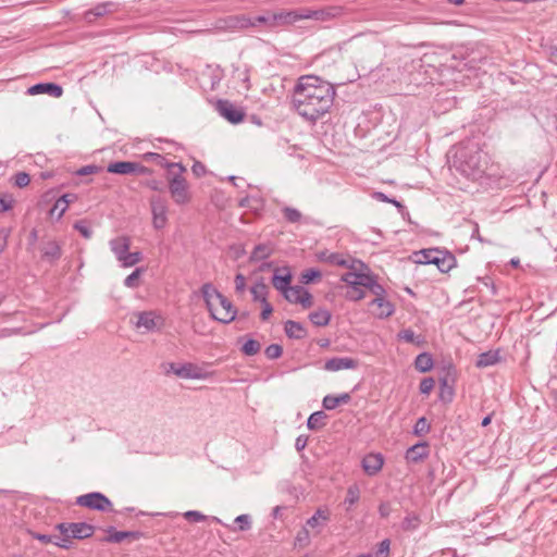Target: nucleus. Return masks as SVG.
Instances as JSON below:
<instances>
[{
  "mask_svg": "<svg viewBox=\"0 0 557 557\" xmlns=\"http://www.w3.org/2000/svg\"><path fill=\"white\" fill-rule=\"evenodd\" d=\"M143 159L147 162H153L157 165L166 169V172L173 170L175 164H180L178 162H170L163 156L156 152H146L143 154Z\"/></svg>",
  "mask_w": 557,
  "mask_h": 557,
  "instance_id": "nucleus-27",
  "label": "nucleus"
},
{
  "mask_svg": "<svg viewBox=\"0 0 557 557\" xmlns=\"http://www.w3.org/2000/svg\"><path fill=\"white\" fill-rule=\"evenodd\" d=\"M339 10L337 8H327L321 10H302L301 12L290 11V12H281V23L292 24L297 20L302 18H312L315 21H326L338 14Z\"/></svg>",
  "mask_w": 557,
  "mask_h": 557,
  "instance_id": "nucleus-7",
  "label": "nucleus"
},
{
  "mask_svg": "<svg viewBox=\"0 0 557 557\" xmlns=\"http://www.w3.org/2000/svg\"><path fill=\"white\" fill-rule=\"evenodd\" d=\"M373 197L379 200V201H383V202H388V203H393L395 207L399 208V209H403V205L397 201L396 199H391L388 198L385 194L381 193V191H376L373 194Z\"/></svg>",
  "mask_w": 557,
  "mask_h": 557,
  "instance_id": "nucleus-57",
  "label": "nucleus"
},
{
  "mask_svg": "<svg viewBox=\"0 0 557 557\" xmlns=\"http://www.w3.org/2000/svg\"><path fill=\"white\" fill-rule=\"evenodd\" d=\"M334 87L317 76H301L294 87L292 106L309 121H315L324 115L333 104Z\"/></svg>",
  "mask_w": 557,
  "mask_h": 557,
  "instance_id": "nucleus-1",
  "label": "nucleus"
},
{
  "mask_svg": "<svg viewBox=\"0 0 557 557\" xmlns=\"http://www.w3.org/2000/svg\"><path fill=\"white\" fill-rule=\"evenodd\" d=\"M285 219L290 223L300 222L302 214L299 210L290 207H285L283 209Z\"/></svg>",
  "mask_w": 557,
  "mask_h": 557,
  "instance_id": "nucleus-45",
  "label": "nucleus"
},
{
  "mask_svg": "<svg viewBox=\"0 0 557 557\" xmlns=\"http://www.w3.org/2000/svg\"><path fill=\"white\" fill-rule=\"evenodd\" d=\"M74 228L78 231L81 235L87 239L90 238L92 235V231L85 221L75 222Z\"/></svg>",
  "mask_w": 557,
  "mask_h": 557,
  "instance_id": "nucleus-50",
  "label": "nucleus"
},
{
  "mask_svg": "<svg viewBox=\"0 0 557 557\" xmlns=\"http://www.w3.org/2000/svg\"><path fill=\"white\" fill-rule=\"evenodd\" d=\"M30 182V177L25 172H20L15 175V185L17 187H26Z\"/></svg>",
  "mask_w": 557,
  "mask_h": 557,
  "instance_id": "nucleus-58",
  "label": "nucleus"
},
{
  "mask_svg": "<svg viewBox=\"0 0 557 557\" xmlns=\"http://www.w3.org/2000/svg\"><path fill=\"white\" fill-rule=\"evenodd\" d=\"M186 171V168L180 163L175 164L173 170L168 171L165 175L170 195L178 206L186 205L191 200L189 184L184 176Z\"/></svg>",
  "mask_w": 557,
  "mask_h": 557,
  "instance_id": "nucleus-4",
  "label": "nucleus"
},
{
  "mask_svg": "<svg viewBox=\"0 0 557 557\" xmlns=\"http://www.w3.org/2000/svg\"><path fill=\"white\" fill-rule=\"evenodd\" d=\"M310 531L307 528H304L297 535V542L300 545H307L309 543Z\"/></svg>",
  "mask_w": 557,
  "mask_h": 557,
  "instance_id": "nucleus-61",
  "label": "nucleus"
},
{
  "mask_svg": "<svg viewBox=\"0 0 557 557\" xmlns=\"http://www.w3.org/2000/svg\"><path fill=\"white\" fill-rule=\"evenodd\" d=\"M309 319L315 326H325L331 320V312L326 309H318L309 314Z\"/></svg>",
  "mask_w": 557,
  "mask_h": 557,
  "instance_id": "nucleus-30",
  "label": "nucleus"
},
{
  "mask_svg": "<svg viewBox=\"0 0 557 557\" xmlns=\"http://www.w3.org/2000/svg\"><path fill=\"white\" fill-rule=\"evenodd\" d=\"M191 171L196 177H201L207 173V169L200 161H195Z\"/></svg>",
  "mask_w": 557,
  "mask_h": 557,
  "instance_id": "nucleus-59",
  "label": "nucleus"
},
{
  "mask_svg": "<svg viewBox=\"0 0 557 557\" xmlns=\"http://www.w3.org/2000/svg\"><path fill=\"white\" fill-rule=\"evenodd\" d=\"M9 235H10V231L8 228H1L0 230V253L7 247Z\"/></svg>",
  "mask_w": 557,
  "mask_h": 557,
  "instance_id": "nucleus-62",
  "label": "nucleus"
},
{
  "mask_svg": "<svg viewBox=\"0 0 557 557\" xmlns=\"http://www.w3.org/2000/svg\"><path fill=\"white\" fill-rule=\"evenodd\" d=\"M112 252L119 262L129 252L131 239L127 236L113 238L109 243Z\"/></svg>",
  "mask_w": 557,
  "mask_h": 557,
  "instance_id": "nucleus-20",
  "label": "nucleus"
},
{
  "mask_svg": "<svg viewBox=\"0 0 557 557\" xmlns=\"http://www.w3.org/2000/svg\"><path fill=\"white\" fill-rule=\"evenodd\" d=\"M418 259L417 263L421 264H434L442 273L449 272L456 265V258L453 253L447 250L423 249L416 253Z\"/></svg>",
  "mask_w": 557,
  "mask_h": 557,
  "instance_id": "nucleus-6",
  "label": "nucleus"
},
{
  "mask_svg": "<svg viewBox=\"0 0 557 557\" xmlns=\"http://www.w3.org/2000/svg\"><path fill=\"white\" fill-rule=\"evenodd\" d=\"M260 344L259 342L255 339H248L244 343L242 346V351L246 356H255L260 350Z\"/></svg>",
  "mask_w": 557,
  "mask_h": 557,
  "instance_id": "nucleus-43",
  "label": "nucleus"
},
{
  "mask_svg": "<svg viewBox=\"0 0 557 557\" xmlns=\"http://www.w3.org/2000/svg\"><path fill=\"white\" fill-rule=\"evenodd\" d=\"M107 171L109 173L121 174V175L133 174L134 162H131V161L112 162L108 165Z\"/></svg>",
  "mask_w": 557,
  "mask_h": 557,
  "instance_id": "nucleus-26",
  "label": "nucleus"
},
{
  "mask_svg": "<svg viewBox=\"0 0 557 557\" xmlns=\"http://www.w3.org/2000/svg\"><path fill=\"white\" fill-rule=\"evenodd\" d=\"M57 529L61 536L55 537L54 544L62 548H70L72 539H88L95 532V528L86 522L59 523Z\"/></svg>",
  "mask_w": 557,
  "mask_h": 557,
  "instance_id": "nucleus-5",
  "label": "nucleus"
},
{
  "mask_svg": "<svg viewBox=\"0 0 557 557\" xmlns=\"http://www.w3.org/2000/svg\"><path fill=\"white\" fill-rule=\"evenodd\" d=\"M159 321L160 318L152 311L140 312L136 321V327L150 332L158 327Z\"/></svg>",
  "mask_w": 557,
  "mask_h": 557,
  "instance_id": "nucleus-22",
  "label": "nucleus"
},
{
  "mask_svg": "<svg viewBox=\"0 0 557 557\" xmlns=\"http://www.w3.org/2000/svg\"><path fill=\"white\" fill-rule=\"evenodd\" d=\"M276 20H277V15L276 14H272V15H253V16L244 18L243 23H242V26L243 27H247V26L256 27V26L264 25L267 27H271V26H274L276 24Z\"/></svg>",
  "mask_w": 557,
  "mask_h": 557,
  "instance_id": "nucleus-23",
  "label": "nucleus"
},
{
  "mask_svg": "<svg viewBox=\"0 0 557 557\" xmlns=\"http://www.w3.org/2000/svg\"><path fill=\"white\" fill-rule=\"evenodd\" d=\"M144 268H137L124 280V285L128 288H136L139 286L140 275L144 273Z\"/></svg>",
  "mask_w": 557,
  "mask_h": 557,
  "instance_id": "nucleus-38",
  "label": "nucleus"
},
{
  "mask_svg": "<svg viewBox=\"0 0 557 557\" xmlns=\"http://www.w3.org/2000/svg\"><path fill=\"white\" fill-rule=\"evenodd\" d=\"M63 199H58L50 210V215L61 219L64 212L67 210L66 205H63Z\"/></svg>",
  "mask_w": 557,
  "mask_h": 557,
  "instance_id": "nucleus-46",
  "label": "nucleus"
},
{
  "mask_svg": "<svg viewBox=\"0 0 557 557\" xmlns=\"http://www.w3.org/2000/svg\"><path fill=\"white\" fill-rule=\"evenodd\" d=\"M349 401L350 395L348 393H344L338 396L326 395L322 400V405L324 409L333 410L341 405L348 404Z\"/></svg>",
  "mask_w": 557,
  "mask_h": 557,
  "instance_id": "nucleus-24",
  "label": "nucleus"
},
{
  "mask_svg": "<svg viewBox=\"0 0 557 557\" xmlns=\"http://www.w3.org/2000/svg\"><path fill=\"white\" fill-rule=\"evenodd\" d=\"M151 214H152V225L156 230H162L165 227L168 223V210L169 205L168 200L160 196H152L149 199Z\"/></svg>",
  "mask_w": 557,
  "mask_h": 557,
  "instance_id": "nucleus-9",
  "label": "nucleus"
},
{
  "mask_svg": "<svg viewBox=\"0 0 557 557\" xmlns=\"http://www.w3.org/2000/svg\"><path fill=\"white\" fill-rule=\"evenodd\" d=\"M350 290L347 292L346 298L349 300H360L364 298L366 293L361 289L362 286H349Z\"/></svg>",
  "mask_w": 557,
  "mask_h": 557,
  "instance_id": "nucleus-47",
  "label": "nucleus"
},
{
  "mask_svg": "<svg viewBox=\"0 0 557 557\" xmlns=\"http://www.w3.org/2000/svg\"><path fill=\"white\" fill-rule=\"evenodd\" d=\"M392 512L389 503H381L379 506V513L382 518H387Z\"/></svg>",
  "mask_w": 557,
  "mask_h": 557,
  "instance_id": "nucleus-64",
  "label": "nucleus"
},
{
  "mask_svg": "<svg viewBox=\"0 0 557 557\" xmlns=\"http://www.w3.org/2000/svg\"><path fill=\"white\" fill-rule=\"evenodd\" d=\"M435 381L432 377H424L421 380L419 389L421 394L429 395L434 388Z\"/></svg>",
  "mask_w": 557,
  "mask_h": 557,
  "instance_id": "nucleus-49",
  "label": "nucleus"
},
{
  "mask_svg": "<svg viewBox=\"0 0 557 557\" xmlns=\"http://www.w3.org/2000/svg\"><path fill=\"white\" fill-rule=\"evenodd\" d=\"M499 361V352L495 350H490L486 352H482L478 356V360L475 362L478 368H486L496 364Z\"/></svg>",
  "mask_w": 557,
  "mask_h": 557,
  "instance_id": "nucleus-28",
  "label": "nucleus"
},
{
  "mask_svg": "<svg viewBox=\"0 0 557 557\" xmlns=\"http://www.w3.org/2000/svg\"><path fill=\"white\" fill-rule=\"evenodd\" d=\"M143 259V255L139 251L128 252L125 255V257L121 260V265L123 268H131L137 263H139Z\"/></svg>",
  "mask_w": 557,
  "mask_h": 557,
  "instance_id": "nucleus-40",
  "label": "nucleus"
},
{
  "mask_svg": "<svg viewBox=\"0 0 557 557\" xmlns=\"http://www.w3.org/2000/svg\"><path fill=\"white\" fill-rule=\"evenodd\" d=\"M431 426L428 422L426 418L421 417L417 420L414 426H413V434L417 436H422L426 433H429Z\"/></svg>",
  "mask_w": 557,
  "mask_h": 557,
  "instance_id": "nucleus-42",
  "label": "nucleus"
},
{
  "mask_svg": "<svg viewBox=\"0 0 557 557\" xmlns=\"http://www.w3.org/2000/svg\"><path fill=\"white\" fill-rule=\"evenodd\" d=\"M358 361L349 357H334L325 361L324 369L326 371H339L344 369H356Z\"/></svg>",
  "mask_w": 557,
  "mask_h": 557,
  "instance_id": "nucleus-18",
  "label": "nucleus"
},
{
  "mask_svg": "<svg viewBox=\"0 0 557 557\" xmlns=\"http://www.w3.org/2000/svg\"><path fill=\"white\" fill-rule=\"evenodd\" d=\"M349 269L351 271L342 275V281L345 282L348 286L364 287L367 284H369V280L371 278L372 274L362 261L351 259Z\"/></svg>",
  "mask_w": 557,
  "mask_h": 557,
  "instance_id": "nucleus-8",
  "label": "nucleus"
},
{
  "mask_svg": "<svg viewBox=\"0 0 557 557\" xmlns=\"http://www.w3.org/2000/svg\"><path fill=\"white\" fill-rule=\"evenodd\" d=\"M322 276V273L320 270L318 269H307L305 271L301 272V275H300V278H299V282L300 284H310L317 280H320Z\"/></svg>",
  "mask_w": 557,
  "mask_h": 557,
  "instance_id": "nucleus-36",
  "label": "nucleus"
},
{
  "mask_svg": "<svg viewBox=\"0 0 557 557\" xmlns=\"http://www.w3.org/2000/svg\"><path fill=\"white\" fill-rule=\"evenodd\" d=\"M350 261L351 260H347L345 259L342 255L339 253H331L329 257H327V262L331 263V264H335V265H341V267H346V268H349V264H350Z\"/></svg>",
  "mask_w": 557,
  "mask_h": 557,
  "instance_id": "nucleus-48",
  "label": "nucleus"
},
{
  "mask_svg": "<svg viewBox=\"0 0 557 557\" xmlns=\"http://www.w3.org/2000/svg\"><path fill=\"white\" fill-rule=\"evenodd\" d=\"M450 153V169L466 178L476 181L486 173L490 160L479 143L470 139L461 141Z\"/></svg>",
  "mask_w": 557,
  "mask_h": 557,
  "instance_id": "nucleus-2",
  "label": "nucleus"
},
{
  "mask_svg": "<svg viewBox=\"0 0 557 557\" xmlns=\"http://www.w3.org/2000/svg\"><path fill=\"white\" fill-rule=\"evenodd\" d=\"M170 371L173 372L177 377L181 379H196L202 380L208 377V373L203 371L197 364L186 362V363H170Z\"/></svg>",
  "mask_w": 557,
  "mask_h": 557,
  "instance_id": "nucleus-12",
  "label": "nucleus"
},
{
  "mask_svg": "<svg viewBox=\"0 0 557 557\" xmlns=\"http://www.w3.org/2000/svg\"><path fill=\"white\" fill-rule=\"evenodd\" d=\"M114 4L111 2L99 3L87 12V17L91 21L92 17L104 16L106 14L113 11Z\"/></svg>",
  "mask_w": 557,
  "mask_h": 557,
  "instance_id": "nucleus-32",
  "label": "nucleus"
},
{
  "mask_svg": "<svg viewBox=\"0 0 557 557\" xmlns=\"http://www.w3.org/2000/svg\"><path fill=\"white\" fill-rule=\"evenodd\" d=\"M216 110L221 116L233 124L242 122L245 117V112L228 100H219Z\"/></svg>",
  "mask_w": 557,
  "mask_h": 557,
  "instance_id": "nucleus-14",
  "label": "nucleus"
},
{
  "mask_svg": "<svg viewBox=\"0 0 557 557\" xmlns=\"http://www.w3.org/2000/svg\"><path fill=\"white\" fill-rule=\"evenodd\" d=\"M281 294L288 302L299 305L302 309H308L313 305V296L301 285L289 286Z\"/></svg>",
  "mask_w": 557,
  "mask_h": 557,
  "instance_id": "nucleus-11",
  "label": "nucleus"
},
{
  "mask_svg": "<svg viewBox=\"0 0 557 557\" xmlns=\"http://www.w3.org/2000/svg\"><path fill=\"white\" fill-rule=\"evenodd\" d=\"M267 285L263 283H256L250 287L253 300L265 302L267 301Z\"/></svg>",
  "mask_w": 557,
  "mask_h": 557,
  "instance_id": "nucleus-37",
  "label": "nucleus"
},
{
  "mask_svg": "<svg viewBox=\"0 0 557 557\" xmlns=\"http://www.w3.org/2000/svg\"><path fill=\"white\" fill-rule=\"evenodd\" d=\"M235 522L238 523V529L240 531L249 530L251 527V519L249 515H240L235 519Z\"/></svg>",
  "mask_w": 557,
  "mask_h": 557,
  "instance_id": "nucleus-53",
  "label": "nucleus"
},
{
  "mask_svg": "<svg viewBox=\"0 0 557 557\" xmlns=\"http://www.w3.org/2000/svg\"><path fill=\"white\" fill-rule=\"evenodd\" d=\"M397 336L399 339L416 346H421L424 343V339L421 336H417L411 329L401 330Z\"/></svg>",
  "mask_w": 557,
  "mask_h": 557,
  "instance_id": "nucleus-34",
  "label": "nucleus"
},
{
  "mask_svg": "<svg viewBox=\"0 0 557 557\" xmlns=\"http://www.w3.org/2000/svg\"><path fill=\"white\" fill-rule=\"evenodd\" d=\"M364 287L368 288L375 296V298H385V289L381 284L376 282L374 275L371 276L369 284H367Z\"/></svg>",
  "mask_w": 557,
  "mask_h": 557,
  "instance_id": "nucleus-39",
  "label": "nucleus"
},
{
  "mask_svg": "<svg viewBox=\"0 0 557 557\" xmlns=\"http://www.w3.org/2000/svg\"><path fill=\"white\" fill-rule=\"evenodd\" d=\"M265 355L270 359L278 358V344H271L265 349Z\"/></svg>",
  "mask_w": 557,
  "mask_h": 557,
  "instance_id": "nucleus-63",
  "label": "nucleus"
},
{
  "mask_svg": "<svg viewBox=\"0 0 557 557\" xmlns=\"http://www.w3.org/2000/svg\"><path fill=\"white\" fill-rule=\"evenodd\" d=\"M360 499V488L357 484H352L347 488L344 505L347 506L346 510H349Z\"/></svg>",
  "mask_w": 557,
  "mask_h": 557,
  "instance_id": "nucleus-33",
  "label": "nucleus"
},
{
  "mask_svg": "<svg viewBox=\"0 0 557 557\" xmlns=\"http://www.w3.org/2000/svg\"><path fill=\"white\" fill-rule=\"evenodd\" d=\"M27 94L30 96L47 94L54 98H60L63 95V88L54 83H39L30 86L27 89Z\"/></svg>",
  "mask_w": 557,
  "mask_h": 557,
  "instance_id": "nucleus-16",
  "label": "nucleus"
},
{
  "mask_svg": "<svg viewBox=\"0 0 557 557\" xmlns=\"http://www.w3.org/2000/svg\"><path fill=\"white\" fill-rule=\"evenodd\" d=\"M201 294L211 317L224 324L236 319L237 311L233 304L223 296L211 283L201 287Z\"/></svg>",
  "mask_w": 557,
  "mask_h": 557,
  "instance_id": "nucleus-3",
  "label": "nucleus"
},
{
  "mask_svg": "<svg viewBox=\"0 0 557 557\" xmlns=\"http://www.w3.org/2000/svg\"><path fill=\"white\" fill-rule=\"evenodd\" d=\"M330 520V509L327 507H320L317 509L313 516L307 520L305 528H307L312 534L319 535Z\"/></svg>",
  "mask_w": 557,
  "mask_h": 557,
  "instance_id": "nucleus-13",
  "label": "nucleus"
},
{
  "mask_svg": "<svg viewBox=\"0 0 557 557\" xmlns=\"http://www.w3.org/2000/svg\"><path fill=\"white\" fill-rule=\"evenodd\" d=\"M327 414L320 410L310 414L307 421V426L310 430L317 431L326 424Z\"/></svg>",
  "mask_w": 557,
  "mask_h": 557,
  "instance_id": "nucleus-29",
  "label": "nucleus"
},
{
  "mask_svg": "<svg viewBox=\"0 0 557 557\" xmlns=\"http://www.w3.org/2000/svg\"><path fill=\"white\" fill-rule=\"evenodd\" d=\"M44 257L57 260L61 257V248L55 242H49L45 245L44 249Z\"/></svg>",
  "mask_w": 557,
  "mask_h": 557,
  "instance_id": "nucleus-35",
  "label": "nucleus"
},
{
  "mask_svg": "<svg viewBox=\"0 0 557 557\" xmlns=\"http://www.w3.org/2000/svg\"><path fill=\"white\" fill-rule=\"evenodd\" d=\"M152 173L151 169L144 166L143 164L138 162H134V172L133 174L138 175H150Z\"/></svg>",
  "mask_w": 557,
  "mask_h": 557,
  "instance_id": "nucleus-60",
  "label": "nucleus"
},
{
  "mask_svg": "<svg viewBox=\"0 0 557 557\" xmlns=\"http://www.w3.org/2000/svg\"><path fill=\"white\" fill-rule=\"evenodd\" d=\"M369 306L371 313L380 319L392 315L395 310L393 304L386 298H374Z\"/></svg>",
  "mask_w": 557,
  "mask_h": 557,
  "instance_id": "nucleus-15",
  "label": "nucleus"
},
{
  "mask_svg": "<svg viewBox=\"0 0 557 557\" xmlns=\"http://www.w3.org/2000/svg\"><path fill=\"white\" fill-rule=\"evenodd\" d=\"M420 524V519L416 515H408L401 522V528L405 531L416 530Z\"/></svg>",
  "mask_w": 557,
  "mask_h": 557,
  "instance_id": "nucleus-44",
  "label": "nucleus"
},
{
  "mask_svg": "<svg viewBox=\"0 0 557 557\" xmlns=\"http://www.w3.org/2000/svg\"><path fill=\"white\" fill-rule=\"evenodd\" d=\"M290 280L292 275L288 268H281V292L292 286Z\"/></svg>",
  "mask_w": 557,
  "mask_h": 557,
  "instance_id": "nucleus-52",
  "label": "nucleus"
},
{
  "mask_svg": "<svg viewBox=\"0 0 557 557\" xmlns=\"http://www.w3.org/2000/svg\"><path fill=\"white\" fill-rule=\"evenodd\" d=\"M429 444L426 442H420L406 451L405 458L408 462L418 463L429 456Z\"/></svg>",
  "mask_w": 557,
  "mask_h": 557,
  "instance_id": "nucleus-19",
  "label": "nucleus"
},
{
  "mask_svg": "<svg viewBox=\"0 0 557 557\" xmlns=\"http://www.w3.org/2000/svg\"><path fill=\"white\" fill-rule=\"evenodd\" d=\"M384 465V458L381 454H369L363 457L361 466L368 475H375L379 473Z\"/></svg>",
  "mask_w": 557,
  "mask_h": 557,
  "instance_id": "nucleus-17",
  "label": "nucleus"
},
{
  "mask_svg": "<svg viewBox=\"0 0 557 557\" xmlns=\"http://www.w3.org/2000/svg\"><path fill=\"white\" fill-rule=\"evenodd\" d=\"M14 199L11 195H2L0 197V212H5L12 209Z\"/></svg>",
  "mask_w": 557,
  "mask_h": 557,
  "instance_id": "nucleus-54",
  "label": "nucleus"
},
{
  "mask_svg": "<svg viewBox=\"0 0 557 557\" xmlns=\"http://www.w3.org/2000/svg\"><path fill=\"white\" fill-rule=\"evenodd\" d=\"M284 330L289 338L301 339L307 336L305 326L296 321H286Z\"/></svg>",
  "mask_w": 557,
  "mask_h": 557,
  "instance_id": "nucleus-25",
  "label": "nucleus"
},
{
  "mask_svg": "<svg viewBox=\"0 0 557 557\" xmlns=\"http://www.w3.org/2000/svg\"><path fill=\"white\" fill-rule=\"evenodd\" d=\"M108 533L109 535L103 541L109 543H121L126 539L137 541L143 536V533L139 531H116L112 527L108 529Z\"/></svg>",
  "mask_w": 557,
  "mask_h": 557,
  "instance_id": "nucleus-21",
  "label": "nucleus"
},
{
  "mask_svg": "<svg viewBox=\"0 0 557 557\" xmlns=\"http://www.w3.org/2000/svg\"><path fill=\"white\" fill-rule=\"evenodd\" d=\"M389 546H391L389 540H387V539L383 540L377 546V549L375 552V557H388Z\"/></svg>",
  "mask_w": 557,
  "mask_h": 557,
  "instance_id": "nucleus-55",
  "label": "nucleus"
},
{
  "mask_svg": "<svg viewBox=\"0 0 557 557\" xmlns=\"http://www.w3.org/2000/svg\"><path fill=\"white\" fill-rule=\"evenodd\" d=\"M235 292L243 295L246 292V277L242 273H237L234 280Z\"/></svg>",
  "mask_w": 557,
  "mask_h": 557,
  "instance_id": "nucleus-51",
  "label": "nucleus"
},
{
  "mask_svg": "<svg viewBox=\"0 0 557 557\" xmlns=\"http://www.w3.org/2000/svg\"><path fill=\"white\" fill-rule=\"evenodd\" d=\"M76 504L82 507H86L89 509L98 510V511H109L112 510L111 500L99 492H92L88 494L81 495L76 498Z\"/></svg>",
  "mask_w": 557,
  "mask_h": 557,
  "instance_id": "nucleus-10",
  "label": "nucleus"
},
{
  "mask_svg": "<svg viewBox=\"0 0 557 557\" xmlns=\"http://www.w3.org/2000/svg\"><path fill=\"white\" fill-rule=\"evenodd\" d=\"M414 367L418 371L422 373L430 371L433 368L432 356L428 352H422L418 355L414 360Z\"/></svg>",
  "mask_w": 557,
  "mask_h": 557,
  "instance_id": "nucleus-31",
  "label": "nucleus"
},
{
  "mask_svg": "<svg viewBox=\"0 0 557 557\" xmlns=\"http://www.w3.org/2000/svg\"><path fill=\"white\" fill-rule=\"evenodd\" d=\"M270 253H271V248L268 245H263V244L258 245L253 249L250 259L253 261L262 260V259L269 257Z\"/></svg>",
  "mask_w": 557,
  "mask_h": 557,
  "instance_id": "nucleus-41",
  "label": "nucleus"
},
{
  "mask_svg": "<svg viewBox=\"0 0 557 557\" xmlns=\"http://www.w3.org/2000/svg\"><path fill=\"white\" fill-rule=\"evenodd\" d=\"M184 517L186 520L191 522H201L206 519V516L202 515L200 511L196 510H189L184 513Z\"/></svg>",
  "mask_w": 557,
  "mask_h": 557,
  "instance_id": "nucleus-56",
  "label": "nucleus"
}]
</instances>
